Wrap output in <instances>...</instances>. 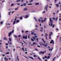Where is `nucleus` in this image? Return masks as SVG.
I'll return each instance as SVG.
<instances>
[{
	"instance_id": "nucleus-1",
	"label": "nucleus",
	"mask_w": 61,
	"mask_h": 61,
	"mask_svg": "<svg viewBox=\"0 0 61 61\" xmlns=\"http://www.w3.org/2000/svg\"><path fill=\"white\" fill-rule=\"evenodd\" d=\"M33 38L34 39H34H33V38H31V41H32V42H34V40H36V38L34 37H33Z\"/></svg>"
},
{
	"instance_id": "nucleus-53",
	"label": "nucleus",
	"mask_w": 61,
	"mask_h": 61,
	"mask_svg": "<svg viewBox=\"0 0 61 61\" xmlns=\"http://www.w3.org/2000/svg\"><path fill=\"white\" fill-rule=\"evenodd\" d=\"M14 5V4H12L11 5V6H13V5Z\"/></svg>"
},
{
	"instance_id": "nucleus-35",
	"label": "nucleus",
	"mask_w": 61,
	"mask_h": 61,
	"mask_svg": "<svg viewBox=\"0 0 61 61\" xmlns=\"http://www.w3.org/2000/svg\"><path fill=\"white\" fill-rule=\"evenodd\" d=\"M28 38H30V34H29L28 36Z\"/></svg>"
},
{
	"instance_id": "nucleus-31",
	"label": "nucleus",
	"mask_w": 61,
	"mask_h": 61,
	"mask_svg": "<svg viewBox=\"0 0 61 61\" xmlns=\"http://www.w3.org/2000/svg\"><path fill=\"white\" fill-rule=\"evenodd\" d=\"M20 0H17L16 2H19V1H20Z\"/></svg>"
},
{
	"instance_id": "nucleus-58",
	"label": "nucleus",
	"mask_w": 61,
	"mask_h": 61,
	"mask_svg": "<svg viewBox=\"0 0 61 61\" xmlns=\"http://www.w3.org/2000/svg\"><path fill=\"white\" fill-rule=\"evenodd\" d=\"M17 9H18V8H16L15 9V10H17Z\"/></svg>"
},
{
	"instance_id": "nucleus-9",
	"label": "nucleus",
	"mask_w": 61,
	"mask_h": 61,
	"mask_svg": "<svg viewBox=\"0 0 61 61\" xmlns=\"http://www.w3.org/2000/svg\"><path fill=\"white\" fill-rule=\"evenodd\" d=\"M28 57H29V58H31V59H32V60H33L34 59V58H33L31 56H28Z\"/></svg>"
},
{
	"instance_id": "nucleus-36",
	"label": "nucleus",
	"mask_w": 61,
	"mask_h": 61,
	"mask_svg": "<svg viewBox=\"0 0 61 61\" xmlns=\"http://www.w3.org/2000/svg\"><path fill=\"white\" fill-rule=\"evenodd\" d=\"M45 36L46 37V36H48L47 34H45Z\"/></svg>"
},
{
	"instance_id": "nucleus-64",
	"label": "nucleus",
	"mask_w": 61,
	"mask_h": 61,
	"mask_svg": "<svg viewBox=\"0 0 61 61\" xmlns=\"http://www.w3.org/2000/svg\"><path fill=\"white\" fill-rule=\"evenodd\" d=\"M44 46H47V45H46Z\"/></svg>"
},
{
	"instance_id": "nucleus-19",
	"label": "nucleus",
	"mask_w": 61,
	"mask_h": 61,
	"mask_svg": "<svg viewBox=\"0 0 61 61\" xmlns=\"http://www.w3.org/2000/svg\"><path fill=\"white\" fill-rule=\"evenodd\" d=\"M27 10V9H26V8H25L24 9V10Z\"/></svg>"
},
{
	"instance_id": "nucleus-54",
	"label": "nucleus",
	"mask_w": 61,
	"mask_h": 61,
	"mask_svg": "<svg viewBox=\"0 0 61 61\" xmlns=\"http://www.w3.org/2000/svg\"><path fill=\"white\" fill-rule=\"evenodd\" d=\"M57 1V0H55V3H56V2Z\"/></svg>"
},
{
	"instance_id": "nucleus-50",
	"label": "nucleus",
	"mask_w": 61,
	"mask_h": 61,
	"mask_svg": "<svg viewBox=\"0 0 61 61\" xmlns=\"http://www.w3.org/2000/svg\"><path fill=\"white\" fill-rule=\"evenodd\" d=\"M16 17L15 18V21H16Z\"/></svg>"
},
{
	"instance_id": "nucleus-43",
	"label": "nucleus",
	"mask_w": 61,
	"mask_h": 61,
	"mask_svg": "<svg viewBox=\"0 0 61 61\" xmlns=\"http://www.w3.org/2000/svg\"><path fill=\"white\" fill-rule=\"evenodd\" d=\"M11 13V12H10L8 14L10 15V13Z\"/></svg>"
},
{
	"instance_id": "nucleus-56",
	"label": "nucleus",
	"mask_w": 61,
	"mask_h": 61,
	"mask_svg": "<svg viewBox=\"0 0 61 61\" xmlns=\"http://www.w3.org/2000/svg\"><path fill=\"white\" fill-rule=\"evenodd\" d=\"M38 59H39V60H41V59L39 57H38Z\"/></svg>"
},
{
	"instance_id": "nucleus-44",
	"label": "nucleus",
	"mask_w": 61,
	"mask_h": 61,
	"mask_svg": "<svg viewBox=\"0 0 61 61\" xmlns=\"http://www.w3.org/2000/svg\"><path fill=\"white\" fill-rule=\"evenodd\" d=\"M24 32V30H22V33H23Z\"/></svg>"
},
{
	"instance_id": "nucleus-59",
	"label": "nucleus",
	"mask_w": 61,
	"mask_h": 61,
	"mask_svg": "<svg viewBox=\"0 0 61 61\" xmlns=\"http://www.w3.org/2000/svg\"><path fill=\"white\" fill-rule=\"evenodd\" d=\"M14 30H12V32H11L12 33H14Z\"/></svg>"
},
{
	"instance_id": "nucleus-38",
	"label": "nucleus",
	"mask_w": 61,
	"mask_h": 61,
	"mask_svg": "<svg viewBox=\"0 0 61 61\" xmlns=\"http://www.w3.org/2000/svg\"><path fill=\"white\" fill-rule=\"evenodd\" d=\"M55 58H56V57H55L53 59V60L52 61H54V60L55 59Z\"/></svg>"
},
{
	"instance_id": "nucleus-10",
	"label": "nucleus",
	"mask_w": 61,
	"mask_h": 61,
	"mask_svg": "<svg viewBox=\"0 0 61 61\" xmlns=\"http://www.w3.org/2000/svg\"><path fill=\"white\" fill-rule=\"evenodd\" d=\"M49 24V25H50V26H53V24H52V23H51L50 24Z\"/></svg>"
},
{
	"instance_id": "nucleus-13",
	"label": "nucleus",
	"mask_w": 61,
	"mask_h": 61,
	"mask_svg": "<svg viewBox=\"0 0 61 61\" xmlns=\"http://www.w3.org/2000/svg\"><path fill=\"white\" fill-rule=\"evenodd\" d=\"M43 28L41 27V29L40 30L41 32H43Z\"/></svg>"
},
{
	"instance_id": "nucleus-42",
	"label": "nucleus",
	"mask_w": 61,
	"mask_h": 61,
	"mask_svg": "<svg viewBox=\"0 0 61 61\" xmlns=\"http://www.w3.org/2000/svg\"><path fill=\"white\" fill-rule=\"evenodd\" d=\"M3 22L2 21H1L0 22V24L1 25H2V24H3Z\"/></svg>"
},
{
	"instance_id": "nucleus-55",
	"label": "nucleus",
	"mask_w": 61,
	"mask_h": 61,
	"mask_svg": "<svg viewBox=\"0 0 61 61\" xmlns=\"http://www.w3.org/2000/svg\"><path fill=\"white\" fill-rule=\"evenodd\" d=\"M55 26V25H53V26H52V28H54Z\"/></svg>"
},
{
	"instance_id": "nucleus-60",
	"label": "nucleus",
	"mask_w": 61,
	"mask_h": 61,
	"mask_svg": "<svg viewBox=\"0 0 61 61\" xmlns=\"http://www.w3.org/2000/svg\"><path fill=\"white\" fill-rule=\"evenodd\" d=\"M28 32V31H25V33H27Z\"/></svg>"
},
{
	"instance_id": "nucleus-26",
	"label": "nucleus",
	"mask_w": 61,
	"mask_h": 61,
	"mask_svg": "<svg viewBox=\"0 0 61 61\" xmlns=\"http://www.w3.org/2000/svg\"><path fill=\"white\" fill-rule=\"evenodd\" d=\"M35 4L36 5H38V3H36Z\"/></svg>"
},
{
	"instance_id": "nucleus-22",
	"label": "nucleus",
	"mask_w": 61,
	"mask_h": 61,
	"mask_svg": "<svg viewBox=\"0 0 61 61\" xmlns=\"http://www.w3.org/2000/svg\"><path fill=\"white\" fill-rule=\"evenodd\" d=\"M50 58V57L49 56H48L47 59H49V58Z\"/></svg>"
},
{
	"instance_id": "nucleus-61",
	"label": "nucleus",
	"mask_w": 61,
	"mask_h": 61,
	"mask_svg": "<svg viewBox=\"0 0 61 61\" xmlns=\"http://www.w3.org/2000/svg\"><path fill=\"white\" fill-rule=\"evenodd\" d=\"M33 56H34V57H36V55H34Z\"/></svg>"
},
{
	"instance_id": "nucleus-48",
	"label": "nucleus",
	"mask_w": 61,
	"mask_h": 61,
	"mask_svg": "<svg viewBox=\"0 0 61 61\" xmlns=\"http://www.w3.org/2000/svg\"><path fill=\"white\" fill-rule=\"evenodd\" d=\"M23 42L24 43H25V44H26V42H25V41H23Z\"/></svg>"
},
{
	"instance_id": "nucleus-27",
	"label": "nucleus",
	"mask_w": 61,
	"mask_h": 61,
	"mask_svg": "<svg viewBox=\"0 0 61 61\" xmlns=\"http://www.w3.org/2000/svg\"><path fill=\"white\" fill-rule=\"evenodd\" d=\"M14 37H15V38H17V36H16L15 35H14Z\"/></svg>"
},
{
	"instance_id": "nucleus-34",
	"label": "nucleus",
	"mask_w": 61,
	"mask_h": 61,
	"mask_svg": "<svg viewBox=\"0 0 61 61\" xmlns=\"http://www.w3.org/2000/svg\"><path fill=\"white\" fill-rule=\"evenodd\" d=\"M57 19H58V17H57L55 19V20H57Z\"/></svg>"
},
{
	"instance_id": "nucleus-39",
	"label": "nucleus",
	"mask_w": 61,
	"mask_h": 61,
	"mask_svg": "<svg viewBox=\"0 0 61 61\" xmlns=\"http://www.w3.org/2000/svg\"><path fill=\"white\" fill-rule=\"evenodd\" d=\"M22 50L24 51H25V50H24V49L23 48H22Z\"/></svg>"
},
{
	"instance_id": "nucleus-41",
	"label": "nucleus",
	"mask_w": 61,
	"mask_h": 61,
	"mask_svg": "<svg viewBox=\"0 0 61 61\" xmlns=\"http://www.w3.org/2000/svg\"><path fill=\"white\" fill-rule=\"evenodd\" d=\"M38 49H36L35 50V51H38Z\"/></svg>"
},
{
	"instance_id": "nucleus-2",
	"label": "nucleus",
	"mask_w": 61,
	"mask_h": 61,
	"mask_svg": "<svg viewBox=\"0 0 61 61\" xmlns=\"http://www.w3.org/2000/svg\"><path fill=\"white\" fill-rule=\"evenodd\" d=\"M22 37L23 39H27V35H26L25 36L23 35Z\"/></svg>"
},
{
	"instance_id": "nucleus-46",
	"label": "nucleus",
	"mask_w": 61,
	"mask_h": 61,
	"mask_svg": "<svg viewBox=\"0 0 61 61\" xmlns=\"http://www.w3.org/2000/svg\"><path fill=\"white\" fill-rule=\"evenodd\" d=\"M61 2H60V1L59 2V5H61Z\"/></svg>"
},
{
	"instance_id": "nucleus-23",
	"label": "nucleus",
	"mask_w": 61,
	"mask_h": 61,
	"mask_svg": "<svg viewBox=\"0 0 61 61\" xmlns=\"http://www.w3.org/2000/svg\"><path fill=\"white\" fill-rule=\"evenodd\" d=\"M20 19H23V17H20Z\"/></svg>"
},
{
	"instance_id": "nucleus-45",
	"label": "nucleus",
	"mask_w": 61,
	"mask_h": 61,
	"mask_svg": "<svg viewBox=\"0 0 61 61\" xmlns=\"http://www.w3.org/2000/svg\"><path fill=\"white\" fill-rule=\"evenodd\" d=\"M33 44H34H34H35V45H36V42H33L32 43Z\"/></svg>"
},
{
	"instance_id": "nucleus-6",
	"label": "nucleus",
	"mask_w": 61,
	"mask_h": 61,
	"mask_svg": "<svg viewBox=\"0 0 61 61\" xmlns=\"http://www.w3.org/2000/svg\"><path fill=\"white\" fill-rule=\"evenodd\" d=\"M40 52V53H42V54H44L45 53H46V51H43V52L41 51Z\"/></svg>"
},
{
	"instance_id": "nucleus-18",
	"label": "nucleus",
	"mask_w": 61,
	"mask_h": 61,
	"mask_svg": "<svg viewBox=\"0 0 61 61\" xmlns=\"http://www.w3.org/2000/svg\"><path fill=\"white\" fill-rule=\"evenodd\" d=\"M40 18L41 19H43L44 17H40Z\"/></svg>"
},
{
	"instance_id": "nucleus-12",
	"label": "nucleus",
	"mask_w": 61,
	"mask_h": 61,
	"mask_svg": "<svg viewBox=\"0 0 61 61\" xmlns=\"http://www.w3.org/2000/svg\"><path fill=\"white\" fill-rule=\"evenodd\" d=\"M50 21L51 23H52V22L53 21V20H52V19L50 18Z\"/></svg>"
},
{
	"instance_id": "nucleus-16",
	"label": "nucleus",
	"mask_w": 61,
	"mask_h": 61,
	"mask_svg": "<svg viewBox=\"0 0 61 61\" xmlns=\"http://www.w3.org/2000/svg\"><path fill=\"white\" fill-rule=\"evenodd\" d=\"M42 40L44 42V43H46V41H44V39H42Z\"/></svg>"
},
{
	"instance_id": "nucleus-5",
	"label": "nucleus",
	"mask_w": 61,
	"mask_h": 61,
	"mask_svg": "<svg viewBox=\"0 0 61 61\" xmlns=\"http://www.w3.org/2000/svg\"><path fill=\"white\" fill-rule=\"evenodd\" d=\"M24 18H27L28 17V15H24Z\"/></svg>"
},
{
	"instance_id": "nucleus-57",
	"label": "nucleus",
	"mask_w": 61,
	"mask_h": 61,
	"mask_svg": "<svg viewBox=\"0 0 61 61\" xmlns=\"http://www.w3.org/2000/svg\"><path fill=\"white\" fill-rule=\"evenodd\" d=\"M7 25H10V24L9 23H8L7 24Z\"/></svg>"
},
{
	"instance_id": "nucleus-11",
	"label": "nucleus",
	"mask_w": 61,
	"mask_h": 61,
	"mask_svg": "<svg viewBox=\"0 0 61 61\" xmlns=\"http://www.w3.org/2000/svg\"><path fill=\"white\" fill-rule=\"evenodd\" d=\"M34 19H35V20L36 22H37V19H36V18L35 17H34Z\"/></svg>"
},
{
	"instance_id": "nucleus-4",
	"label": "nucleus",
	"mask_w": 61,
	"mask_h": 61,
	"mask_svg": "<svg viewBox=\"0 0 61 61\" xmlns=\"http://www.w3.org/2000/svg\"><path fill=\"white\" fill-rule=\"evenodd\" d=\"M12 31H10V32L9 33V37H10L11 36V35H12Z\"/></svg>"
},
{
	"instance_id": "nucleus-30",
	"label": "nucleus",
	"mask_w": 61,
	"mask_h": 61,
	"mask_svg": "<svg viewBox=\"0 0 61 61\" xmlns=\"http://www.w3.org/2000/svg\"><path fill=\"white\" fill-rule=\"evenodd\" d=\"M15 23V21H14L13 24L14 25Z\"/></svg>"
},
{
	"instance_id": "nucleus-62",
	"label": "nucleus",
	"mask_w": 61,
	"mask_h": 61,
	"mask_svg": "<svg viewBox=\"0 0 61 61\" xmlns=\"http://www.w3.org/2000/svg\"><path fill=\"white\" fill-rule=\"evenodd\" d=\"M32 35H34V32H32L31 33Z\"/></svg>"
},
{
	"instance_id": "nucleus-32",
	"label": "nucleus",
	"mask_w": 61,
	"mask_h": 61,
	"mask_svg": "<svg viewBox=\"0 0 61 61\" xmlns=\"http://www.w3.org/2000/svg\"><path fill=\"white\" fill-rule=\"evenodd\" d=\"M52 19H53V20H55V17H52Z\"/></svg>"
},
{
	"instance_id": "nucleus-21",
	"label": "nucleus",
	"mask_w": 61,
	"mask_h": 61,
	"mask_svg": "<svg viewBox=\"0 0 61 61\" xmlns=\"http://www.w3.org/2000/svg\"><path fill=\"white\" fill-rule=\"evenodd\" d=\"M4 40H7V39H6V38L5 37H4Z\"/></svg>"
},
{
	"instance_id": "nucleus-51",
	"label": "nucleus",
	"mask_w": 61,
	"mask_h": 61,
	"mask_svg": "<svg viewBox=\"0 0 61 61\" xmlns=\"http://www.w3.org/2000/svg\"><path fill=\"white\" fill-rule=\"evenodd\" d=\"M24 57H25V58H26L27 59H28V58L27 57L25 56H24Z\"/></svg>"
},
{
	"instance_id": "nucleus-33",
	"label": "nucleus",
	"mask_w": 61,
	"mask_h": 61,
	"mask_svg": "<svg viewBox=\"0 0 61 61\" xmlns=\"http://www.w3.org/2000/svg\"><path fill=\"white\" fill-rule=\"evenodd\" d=\"M23 5H24V6H25L26 5V4L25 3H24L23 4Z\"/></svg>"
},
{
	"instance_id": "nucleus-17",
	"label": "nucleus",
	"mask_w": 61,
	"mask_h": 61,
	"mask_svg": "<svg viewBox=\"0 0 61 61\" xmlns=\"http://www.w3.org/2000/svg\"><path fill=\"white\" fill-rule=\"evenodd\" d=\"M8 43L9 44H10V45H12V43L11 42H10V41H8Z\"/></svg>"
},
{
	"instance_id": "nucleus-63",
	"label": "nucleus",
	"mask_w": 61,
	"mask_h": 61,
	"mask_svg": "<svg viewBox=\"0 0 61 61\" xmlns=\"http://www.w3.org/2000/svg\"><path fill=\"white\" fill-rule=\"evenodd\" d=\"M45 58H47V57L46 56H45Z\"/></svg>"
},
{
	"instance_id": "nucleus-24",
	"label": "nucleus",
	"mask_w": 61,
	"mask_h": 61,
	"mask_svg": "<svg viewBox=\"0 0 61 61\" xmlns=\"http://www.w3.org/2000/svg\"><path fill=\"white\" fill-rule=\"evenodd\" d=\"M16 22L17 23H18V22H19V20H16Z\"/></svg>"
},
{
	"instance_id": "nucleus-28",
	"label": "nucleus",
	"mask_w": 61,
	"mask_h": 61,
	"mask_svg": "<svg viewBox=\"0 0 61 61\" xmlns=\"http://www.w3.org/2000/svg\"><path fill=\"white\" fill-rule=\"evenodd\" d=\"M46 18H45L44 19V21L45 22L46 21Z\"/></svg>"
},
{
	"instance_id": "nucleus-7",
	"label": "nucleus",
	"mask_w": 61,
	"mask_h": 61,
	"mask_svg": "<svg viewBox=\"0 0 61 61\" xmlns=\"http://www.w3.org/2000/svg\"><path fill=\"white\" fill-rule=\"evenodd\" d=\"M54 43V41H53V40H52L50 42V44H51V43H53V44Z\"/></svg>"
},
{
	"instance_id": "nucleus-37",
	"label": "nucleus",
	"mask_w": 61,
	"mask_h": 61,
	"mask_svg": "<svg viewBox=\"0 0 61 61\" xmlns=\"http://www.w3.org/2000/svg\"><path fill=\"white\" fill-rule=\"evenodd\" d=\"M33 1V0H31L30 1V2H32Z\"/></svg>"
},
{
	"instance_id": "nucleus-3",
	"label": "nucleus",
	"mask_w": 61,
	"mask_h": 61,
	"mask_svg": "<svg viewBox=\"0 0 61 61\" xmlns=\"http://www.w3.org/2000/svg\"><path fill=\"white\" fill-rule=\"evenodd\" d=\"M48 7V5H47V6H45V8L44 9L45 10H46V11H47L48 10H47V7Z\"/></svg>"
},
{
	"instance_id": "nucleus-49",
	"label": "nucleus",
	"mask_w": 61,
	"mask_h": 61,
	"mask_svg": "<svg viewBox=\"0 0 61 61\" xmlns=\"http://www.w3.org/2000/svg\"><path fill=\"white\" fill-rule=\"evenodd\" d=\"M28 5H32V4H28Z\"/></svg>"
},
{
	"instance_id": "nucleus-14",
	"label": "nucleus",
	"mask_w": 61,
	"mask_h": 61,
	"mask_svg": "<svg viewBox=\"0 0 61 61\" xmlns=\"http://www.w3.org/2000/svg\"><path fill=\"white\" fill-rule=\"evenodd\" d=\"M55 5L57 7L59 6V5L58 4H55Z\"/></svg>"
},
{
	"instance_id": "nucleus-29",
	"label": "nucleus",
	"mask_w": 61,
	"mask_h": 61,
	"mask_svg": "<svg viewBox=\"0 0 61 61\" xmlns=\"http://www.w3.org/2000/svg\"><path fill=\"white\" fill-rule=\"evenodd\" d=\"M38 21H39V22H41V20H40V19H39Z\"/></svg>"
},
{
	"instance_id": "nucleus-25",
	"label": "nucleus",
	"mask_w": 61,
	"mask_h": 61,
	"mask_svg": "<svg viewBox=\"0 0 61 61\" xmlns=\"http://www.w3.org/2000/svg\"><path fill=\"white\" fill-rule=\"evenodd\" d=\"M9 40L10 41H11V38H9Z\"/></svg>"
},
{
	"instance_id": "nucleus-15",
	"label": "nucleus",
	"mask_w": 61,
	"mask_h": 61,
	"mask_svg": "<svg viewBox=\"0 0 61 61\" xmlns=\"http://www.w3.org/2000/svg\"><path fill=\"white\" fill-rule=\"evenodd\" d=\"M51 34H50H50H49V38H50V39H51Z\"/></svg>"
},
{
	"instance_id": "nucleus-8",
	"label": "nucleus",
	"mask_w": 61,
	"mask_h": 61,
	"mask_svg": "<svg viewBox=\"0 0 61 61\" xmlns=\"http://www.w3.org/2000/svg\"><path fill=\"white\" fill-rule=\"evenodd\" d=\"M41 22L42 23H44V22H45V21H44V20H41Z\"/></svg>"
},
{
	"instance_id": "nucleus-52",
	"label": "nucleus",
	"mask_w": 61,
	"mask_h": 61,
	"mask_svg": "<svg viewBox=\"0 0 61 61\" xmlns=\"http://www.w3.org/2000/svg\"><path fill=\"white\" fill-rule=\"evenodd\" d=\"M5 61H6V57H5Z\"/></svg>"
},
{
	"instance_id": "nucleus-20",
	"label": "nucleus",
	"mask_w": 61,
	"mask_h": 61,
	"mask_svg": "<svg viewBox=\"0 0 61 61\" xmlns=\"http://www.w3.org/2000/svg\"><path fill=\"white\" fill-rule=\"evenodd\" d=\"M53 48H52L51 50L50 49H48L50 51H52V50H53Z\"/></svg>"
},
{
	"instance_id": "nucleus-40",
	"label": "nucleus",
	"mask_w": 61,
	"mask_h": 61,
	"mask_svg": "<svg viewBox=\"0 0 61 61\" xmlns=\"http://www.w3.org/2000/svg\"><path fill=\"white\" fill-rule=\"evenodd\" d=\"M6 54H9V52H7L6 53Z\"/></svg>"
},
{
	"instance_id": "nucleus-47",
	"label": "nucleus",
	"mask_w": 61,
	"mask_h": 61,
	"mask_svg": "<svg viewBox=\"0 0 61 61\" xmlns=\"http://www.w3.org/2000/svg\"><path fill=\"white\" fill-rule=\"evenodd\" d=\"M51 8H52V7H51V6H49V8H50V9H51Z\"/></svg>"
}]
</instances>
